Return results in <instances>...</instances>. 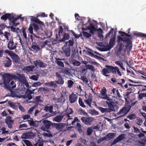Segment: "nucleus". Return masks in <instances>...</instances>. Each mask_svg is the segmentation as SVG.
<instances>
[{
    "label": "nucleus",
    "mask_w": 146,
    "mask_h": 146,
    "mask_svg": "<svg viewBox=\"0 0 146 146\" xmlns=\"http://www.w3.org/2000/svg\"><path fill=\"white\" fill-rule=\"evenodd\" d=\"M6 59L3 61V64L6 67H10L12 64V61L10 58L8 56L5 57Z\"/></svg>",
    "instance_id": "f3484780"
},
{
    "label": "nucleus",
    "mask_w": 146,
    "mask_h": 146,
    "mask_svg": "<svg viewBox=\"0 0 146 146\" xmlns=\"http://www.w3.org/2000/svg\"><path fill=\"white\" fill-rule=\"evenodd\" d=\"M35 135L34 133L30 131L22 133L21 137L23 139H32L33 138Z\"/></svg>",
    "instance_id": "423d86ee"
},
{
    "label": "nucleus",
    "mask_w": 146,
    "mask_h": 146,
    "mask_svg": "<svg viewBox=\"0 0 146 146\" xmlns=\"http://www.w3.org/2000/svg\"><path fill=\"white\" fill-rule=\"evenodd\" d=\"M115 34L113 37L111 36L108 45L110 47H111L112 48L113 47L115 44Z\"/></svg>",
    "instance_id": "412c9836"
},
{
    "label": "nucleus",
    "mask_w": 146,
    "mask_h": 146,
    "mask_svg": "<svg viewBox=\"0 0 146 146\" xmlns=\"http://www.w3.org/2000/svg\"><path fill=\"white\" fill-rule=\"evenodd\" d=\"M117 46L118 47L117 49V51L118 52H121L122 50V47H124L123 45V43L121 42H117Z\"/></svg>",
    "instance_id": "c756f323"
},
{
    "label": "nucleus",
    "mask_w": 146,
    "mask_h": 146,
    "mask_svg": "<svg viewBox=\"0 0 146 146\" xmlns=\"http://www.w3.org/2000/svg\"><path fill=\"white\" fill-rule=\"evenodd\" d=\"M133 35H136L138 37H146V34H144L141 33H133Z\"/></svg>",
    "instance_id": "4c0bfd02"
},
{
    "label": "nucleus",
    "mask_w": 146,
    "mask_h": 146,
    "mask_svg": "<svg viewBox=\"0 0 146 146\" xmlns=\"http://www.w3.org/2000/svg\"><path fill=\"white\" fill-rule=\"evenodd\" d=\"M9 84H10V83H9V84H5L7 85H9L12 88H14L15 87H16V84H14L15 83H14V81H12L10 83V85H9Z\"/></svg>",
    "instance_id": "052dcab7"
},
{
    "label": "nucleus",
    "mask_w": 146,
    "mask_h": 146,
    "mask_svg": "<svg viewBox=\"0 0 146 146\" xmlns=\"http://www.w3.org/2000/svg\"><path fill=\"white\" fill-rule=\"evenodd\" d=\"M70 38V36L68 34L65 33L63 35L62 39L60 40V42H64L66 40H68Z\"/></svg>",
    "instance_id": "cd10ccee"
},
{
    "label": "nucleus",
    "mask_w": 146,
    "mask_h": 146,
    "mask_svg": "<svg viewBox=\"0 0 146 146\" xmlns=\"http://www.w3.org/2000/svg\"><path fill=\"white\" fill-rule=\"evenodd\" d=\"M87 67L88 69L91 70L92 71L94 72L95 70V69L94 68V67L92 65H87Z\"/></svg>",
    "instance_id": "5fc2aeb1"
},
{
    "label": "nucleus",
    "mask_w": 146,
    "mask_h": 146,
    "mask_svg": "<svg viewBox=\"0 0 146 146\" xmlns=\"http://www.w3.org/2000/svg\"><path fill=\"white\" fill-rule=\"evenodd\" d=\"M35 66H38L40 68H44L46 64L39 60H36L33 62Z\"/></svg>",
    "instance_id": "dca6fc26"
},
{
    "label": "nucleus",
    "mask_w": 146,
    "mask_h": 146,
    "mask_svg": "<svg viewBox=\"0 0 146 146\" xmlns=\"http://www.w3.org/2000/svg\"><path fill=\"white\" fill-rule=\"evenodd\" d=\"M35 90V89H33L32 90H31L27 89V92H25V94L24 95L25 96H23V98H27L29 100L32 99L33 97L31 94L34 93L33 92Z\"/></svg>",
    "instance_id": "9d476101"
},
{
    "label": "nucleus",
    "mask_w": 146,
    "mask_h": 146,
    "mask_svg": "<svg viewBox=\"0 0 146 146\" xmlns=\"http://www.w3.org/2000/svg\"><path fill=\"white\" fill-rule=\"evenodd\" d=\"M87 29L90 30V33L93 35L95 31H97V29L91 23H90V25L87 27Z\"/></svg>",
    "instance_id": "6ab92c4d"
},
{
    "label": "nucleus",
    "mask_w": 146,
    "mask_h": 146,
    "mask_svg": "<svg viewBox=\"0 0 146 146\" xmlns=\"http://www.w3.org/2000/svg\"><path fill=\"white\" fill-rule=\"evenodd\" d=\"M136 117V115L135 114H129L127 116V118L130 120H132L135 118Z\"/></svg>",
    "instance_id": "a18cd8bd"
},
{
    "label": "nucleus",
    "mask_w": 146,
    "mask_h": 146,
    "mask_svg": "<svg viewBox=\"0 0 146 146\" xmlns=\"http://www.w3.org/2000/svg\"><path fill=\"white\" fill-rule=\"evenodd\" d=\"M83 36L85 38H88L92 36V34L89 33L85 31H83L82 32Z\"/></svg>",
    "instance_id": "c9c22d12"
},
{
    "label": "nucleus",
    "mask_w": 146,
    "mask_h": 146,
    "mask_svg": "<svg viewBox=\"0 0 146 146\" xmlns=\"http://www.w3.org/2000/svg\"><path fill=\"white\" fill-rule=\"evenodd\" d=\"M69 101L70 103L72 104L75 102L78 98L76 95L74 93H72L71 94H70L69 96Z\"/></svg>",
    "instance_id": "ddd939ff"
},
{
    "label": "nucleus",
    "mask_w": 146,
    "mask_h": 146,
    "mask_svg": "<svg viewBox=\"0 0 146 146\" xmlns=\"http://www.w3.org/2000/svg\"><path fill=\"white\" fill-rule=\"evenodd\" d=\"M106 104L108 105L109 108L108 109L109 110V112H111V111H113V110L114 109V106L113 104V103L112 101H111V102H106Z\"/></svg>",
    "instance_id": "393cba45"
},
{
    "label": "nucleus",
    "mask_w": 146,
    "mask_h": 146,
    "mask_svg": "<svg viewBox=\"0 0 146 146\" xmlns=\"http://www.w3.org/2000/svg\"><path fill=\"white\" fill-rule=\"evenodd\" d=\"M38 77H39L38 75H33L30 77L29 78L34 81H37L38 80Z\"/></svg>",
    "instance_id": "8fccbe9b"
},
{
    "label": "nucleus",
    "mask_w": 146,
    "mask_h": 146,
    "mask_svg": "<svg viewBox=\"0 0 146 146\" xmlns=\"http://www.w3.org/2000/svg\"><path fill=\"white\" fill-rule=\"evenodd\" d=\"M13 17V15L11 14L7 13L5 15H3L1 17V19L3 20L6 21L7 19L9 21L11 20V18Z\"/></svg>",
    "instance_id": "aec40b11"
},
{
    "label": "nucleus",
    "mask_w": 146,
    "mask_h": 146,
    "mask_svg": "<svg viewBox=\"0 0 146 146\" xmlns=\"http://www.w3.org/2000/svg\"><path fill=\"white\" fill-rule=\"evenodd\" d=\"M64 60V59H62L59 58H57V59H56V62L57 65H58L60 67L63 68L64 67V65L63 62L60 61H59V60Z\"/></svg>",
    "instance_id": "c85d7f7f"
},
{
    "label": "nucleus",
    "mask_w": 146,
    "mask_h": 146,
    "mask_svg": "<svg viewBox=\"0 0 146 146\" xmlns=\"http://www.w3.org/2000/svg\"><path fill=\"white\" fill-rule=\"evenodd\" d=\"M54 126L58 130H62L66 126V124L62 123H56L54 124Z\"/></svg>",
    "instance_id": "4be33fe9"
},
{
    "label": "nucleus",
    "mask_w": 146,
    "mask_h": 146,
    "mask_svg": "<svg viewBox=\"0 0 146 146\" xmlns=\"http://www.w3.org/2000/svg\"><path fill=\"white\" fill-rule=\"evenodd\" d=\"M66 97V93L61 94V96L59 98H53V100L57 103H64L65 101Z\"/></svg>",
    "instance_id": "1a4fd4ad"
},
{
    "label": "nucleus",
    "mask_w": 146,
    "mask_h": 146,
    "mask_svg": "<svg viewBox=\"0 0 146 146\" xmlns=\"http://www.w3.org/2000/svg\"><path fill=\"white\" fill-rule=\"evenodd\" d=\"M79 112H80V114L81 115H87L88 113L85 111L83 110L82 108L80 109L79 110Z\"/></svg>",
    "instance_id": "de8ad7c7"
},
{
    "label": "nucleus",
    "mask_w": 146,
    "mask_h": 146,
    "mask_svg": "<svg viewBox=\"0 0 146 146\" xmlns=\"http://www.w3.org/2000/svg\"><path fill=\"white\" fill-rule=\"evenodd\" d=\"M32 49H33L36 52H38L40 50V48L39 46L36 45H33L31 46Z\"/></svg>",
    "instance_id": "f704fd0d"
},
{
    "label": "nucleus",
    "mask_w": 146,
    "mask_h": 146,
    "mask_svg": "<svg viewBox=\"0 0 146 146\" xmlns=\"http://www.w3.org/2000/svg\"><path fill=\"white\" fill-rule=\"evenodd\" d=\"M32 18L31 19V21L37 23L40 25H44V23L42 22L39 19L35 17H32Z\"/></svg>",
    "instance_id": "5701e85b"
},
{
    "label": "nucleus",
    "mask_w": 146,
    "mask_h": 146,
    "mask_svg": "<svg viewBox=\"0 0 146 146\" xmlns=\"http://www.w3.org/2000/svg\"><path fill=\"white\" fill-rule=\"evenodd\" d=\"M130 108L129 107H123L121 109L119 112L117 113V115H119L121 114H123L122 115H120L119 117H123L125 116L128 112Z\"/></svg>",
    "instance_id": "6e6552de"
},
{
    "label": "nucleus",
    "mask_w": 146,
    "mask_h": 146,
    "mask_svg": "<svg viewBox=\"0 0 146 146\" xmlns=\"http://www.w3.org/2000/svg\"><path fill=\"white\" fill-rule=\"evenodd\" d=\"M41 98L40 96H36L35 97V102L36 103H38L39 102H41V100H40Z\"/></svg>",
    "instance_id": "bf43d9fd"
},
{
    "label": "nucleus",
    "mask_w": 146,
    "mask_h": 146,
    "mask_svg": "<svg viewBox=\"0 0 146 146\" xmlns=\"http://www.w3.org/2000/svg\"><path fill=\"white\" fill-rule=\"evenodd\" d=\"M125 135L121 134L118 136L116 139H114L111 142V145H114L118 142L121 141L125 138Z\"/></svg>",
    "instance_id": "f8f14e48"
},
{
    "label": "nucleus",
    "mask_w": 146,
    "mask_h": 146,
    "mask_svg": "<svg viewBox=\"0 0 146 146\" xmlns=\"http://www.w3.org/2000/svg\"><path fill=\"white\" fill-rule=\"evenodd\" d=\"M84 101L85 103L88 105L90 107H91V102L90 100L88 99L84 100Z\"/></svg>",
    "instance_id": "e2e57ef3"
},
{
    "label": "nucleus",
    "mask_w": 146,
    "mask_h": 146,
    "mask_svg": "<svg viewBox=\"0 0 146 146\" xmlns=\"http://www.w3.org/2000/svg\"><path fill=\"white\" fill-rule=\"evenodd\" d=\"M68 43V46H73L74 44V41L73 38L71 40H70L68 42H66V44Z\"/></svg>",
    "instance_id": "3c124183"
},
{
    "label": "nucleus",
    "mask_w": 146,
    "mask_h": 146,
    "mask_svg": "<svg viewBox=\"0 0 146 146\" xmlns=\"http://www.w3.org/2000/svg\"><path fill=\"white\" fill-rule=\"evenodd\" d=\"M111 48V47H110L108 45V46H106L105 47H104L103 48L102 51H105L109 50Z\"/></svg>",
    "instance_id": "774afa93"
},
{
    "label": "nucleus",
    "mask_w": 146,
    "mask_h": 146,
    "mask_svg": "<svg viewBox=\"0 0 146 146\" xmlns=\"http://www.w3.org/2000/svg\"><path fill=\"white\" fill-rule=\"evenodd\" d=\"M116 64L119 66L123 70H125V68L123 67V63L120 61H117L115 62Z\"/></svg>",
    "instance_id": "e433bc0d"
},
{
    "label": "nucleus",
    "mask_w": 146,
    "mask_h": 146,
    "mask_svg": "<svg viewBox=\"0 0 146 146\" xmlns=\"http://www.w3.org/2000/svg\"><path fill=\"white\" fill-rule=\"evenodd\" d=\"M11 117L10 116H7L5 119V123L8 125L9 128L11 129L12 128V124L13 121L11 119Z\"/></svg>",
    "instance_id": "2eb2a0df"
},
{
    "label": "nucleus",
    "mask_w": 146,
    "mask_h": 146,
    "mask_svg": "<svg viewBox=\"0 0 146 146\" xmlns=\"http://www.w3.org/2000/svg\"><path fill=\"white\" fill-rule=\"evenodd\" d=\"M56 76L58 79L57 81L55 82L58 84L62 85L64 84V81L63 80L62 76L60 73L57 72L56 73Z\"/></svg>",
    "instance_id": "9b49d317"
},
{
    "label": "nucleus",
    "mask_w": 146,
    "mask_h": 146,
    "mask_svg": "<svg viewBox=\"0 0 146 146\" xmlns=\"http://www.w3.org/2000/svg\"><path fill=\"white\" fill-rule=\"evenodd\" d=\"M10 57L14 62L17 64L20 63V58L18 55L13 52Z\"/></svg>",
    "instance_id": "4468645a"
},
{
    "label": "nucleus",
    "mask_w": 146,
    "mask_h": 146,
    "mask_svg": "<svg viewBox=\"0 0 146 146\" xmlns=\"http://www.w3.org/2000/svg\"><path fill=\"white\" fill-rule=\"evenodd\" d=\"M63 52L65 53L66 56L68 57L70 56V50L69 48H65L64 50H63Z\"/></svg>",
    "instance_id": "473e14b6"
},
{
    "label": "nucleus",
    "mask_w": 146,
    "mask_h": 146,
    "mask_svg": "<svg viewBox=\"0 0 146 146\" xmlns=\"http://www.w3.org/2000/svg\"><path fill=\"white\" fill-rule=\"evenodd\" d=\"M23 35L24 38L27 39V35L25 31V29L24 27H23L22 29Z\"/></svg>",
    "instance_id": "4d7b16f0"
},
{
    "label": "nucleus",
    "mask_w": 146,
    "mask_h": 146,
    "mask_svg": "<svg viewBox=\"0 0 146 146\" xmlns=\"http://www.w3.org/2000/svg\"><path fill=\"white\" fill-rule=\"evenodd\" d=\"M37 107V105H35L33 106H32L29 110L28 111V113L29 114H32L34 110Z\"/></svg>",
    "instance_id": "58836bf2"
},
{
    "label": "nucleus",
    "mask_w": 146,
    "mask_h": 146,
    "mask_svg": "<svg viewBox=\"0 0 146 146\" xmlns=\"http://www.w3.org/2000/svg\"><path fill=\"white\" fill-rule=\"evenodd\" d=\"M99 109L100 111L101 112L103 113L104 112H109V110L108 108H105L102 107H100L99 108Z\"/></svg>",
    "instance_id": "c03bdc74"
},
{
    "label": "nucleus",
    "mask_w": 146,
    "mask_h": 146,
    "mask_svg": "<svg viewBox=\"0 0 146 146\" xmlns=\"http://www.w3.org/2000/svg\"><path fill=\"white\" fill-rule=\"evenodd\" d=\"M78 102L80 105L81 106L84 108L86 107V106L84 104V103L83 102L82 99L81 98H79V99Z\"/></svg>",
    "instance_id": "49530a36"
},
{
    "label": "nucleus",
    "mask_w": 146,
    "mask_h": 146,
    "mask_svg": "<svg viewBox=\"0 0 146 146\" xmlns=\"http://www.w3.org/2000/svg\"><path fill=\"white\" fill-rule=\"evenodd\" d=\"M53 108V107L52 106H46L44 107V110L46 112L49 111L51 113L52 112Z\"/></svg>",
    "instance_id": "72a5a7b5"
},
{
    "label": "nucleus",
    "mask_w": 146,
    "mask_h": 146,
    "mask_svg": "<svg viewBox=\"0 0 146 146\" xmlns=\"http://www.w3.org/2000/svg\"><path fill=\"white\" fill-rule=\"evenodd\" d=\"M70 62L75 66H78L81 64L80 62L74 59L73 58H72L71 60H70Z\"/></svg>",
    "instance_id": "a878e982"
},
{
    "label": "nucleus",
    "mask_w": 146,
    "mask_h": 146,
    "mask_svg": "<svg viewBox=\"0 0 146 146\" xmlns=\"http://www.w3.org/2000/svg\"><path fill=\"white\" fill-rule=\"evenodd\" d=\"M4 52L5 53L8 54L10 56H11L14 52L13 51L9 50H5Z\"/></svg>",
    "instance_id": "0e129e2a"
},
{
    "label": "nucleus",
    "mask_w": 146,
    "mask_h": 146,
    "mask_svg": "<svg viewBox=\"0 0 146 146\" xmlns=\"http://www.w3.org/2000/svg\"><path fill=\"white\" fill-rule=\"evenodd\" d=\"M121 41H123L124 44H126L125 47H126L127 52H130L132 47V41L129 38L125 37L123 38L120 36H118L117 42Z\"/></svg>",
    "instance_id": "7ed1b4c3"
},
{
    "label": "nucleus",
    "mask_w": 146,
    "mask_h": 146,
    "mask_svg": "<svg viewBox=\"0 0 146 146\" xmlns=\"http://www.w3.org/2000/svg\"><path fill=\"white\" fill-rule=\"evenodd\" d=\"M42 123L41 127V129L44 131L48 132V129H50V126L52 125V123L47 119L41 120Z\"/></svg>",
    "instance_id": "39448f33"
},
{
    "label": "nucleus",
    "mask_w": 146,
    "mask_h": 146,
    "mask_svg": "<svg viewBox=\"0 0 146 146\" xmlns=\"http://www.w3.org/2000/svg\"><path fill=\"white\" fill-rule=\"evenodd\" d=\"M10 36V34L9 33L6 31L5 32L4 36L7 40H9L8 36Z\"/></svg>",
    "instance_id": "69168bd1"
},
{
    "label": "nucleus",
    "mask_w": 146,
    "mask_h": 146,
    "mask_svg": "<svg viewBox=\"0 0 146 146\" xmlns=\"http://www.w3.org/2000/svg\"><path fill=\"white\" fill-rule=\"evenodd\" d=\"M143 97L146 98V93H141L138 95V98L139 100L142 99Z\"/></svg>",
    "instance_id": "a19ab883"
},
{
    "label": "nucleus",
    "mask_w": 146,
    "mask_h": 146,
    "mask_svg": "<svg viewBox=\"0 0 146 146\" xmlns=\"http://www.w3.org/2000/svg\"><path fill=\"white\" fill-rule=\"evenodd\" d=\"M106 68H104L101 71V73L103 75L106 77H108L110 76L109 75L107 74L111 73L112 74H117L121 76L119 68L117 66H112L106 65L105 66Z\"/></svg>",
    "instance_id": "f03ea898"
},
{
    "label": "nucleus",
    "mask_w": 146,
    "mask_h": 146,
    "mask_svg": "<svg viewBox=\"0 0 146 146\" xmlns=\"http://www.w3.org/2000/svg\"><path fill=\"white\" fill-rule=\"evenodd\" d=\"M81 79L84 82H85L86 84H87L88 82V79L84 76H81Z\"/></svg>",
    "instance_id": "13d9d810"
},
{
    "label": "nucleus",
    "mask_w": 146,
    "mask_h": 146,
    "mask_svg": "<svg viewBox=\"0 0 146 146\" xmlns=\"http://www.w3.org/2000/svg\"><path fill=\"white\" fill-rule=\"evenodd\" d=\"M62 72L63 74L68 76L71 74L70 70L68 69H64L62 70Z\"/></svg>",
    "instance_id": "09e8293b"
},
{
    "label": "nucleus",
    "mask_w": 146,
    "mask_h": 146,
    "mask_svg": "<svg viewBox=\"0 0 146 146\" xmlns=\"http://www.w3.org/2000/svg\"><path fill=\"white\" fill-rule=\"evenodd\" d=\"M74 112L73 110L71 108H69L67 110L66 113L67 114H72Z\"/></svg>",
    "instance_id": "338daca9"
},
{
    "label": "nucleus",
    "mask_w": 146,
    "mask_h": 146,
    "mask_svg": "<svg viewBox=\"0 0 146 146\" xmlns=\"http://www.w3.org/2000/svg\"><path fill=\"white\" fill-rule=\"evenodd\" d=\"M39 91L48 92L49 91V90L47 88H45L44 87H40L38 88V92Z\"/></svg>",
    "instance_id": "ea45409f"
},
{
    "label": "nucleus",
    "mask_w": 146,
    "mask_h": 146,
    "mask_svg": "<svg viewBox=\"0 0 146 146\" xmlns=\"http://www.w3.org/2000/svg\"><path fill=\"white\" fill-rule=\"evenodd\" d=\"M34 66H27L24 67L23 69V70L24 72L27 73L30 71H32L34 68Z\"/></svg>",
    "instance_id": "b1692460"
},
{
    "label": "nucleus",
    "mask_w": 146,
    "mask_h": 146,
    "mask_svg": "<svg viewBox=\"0 0 146 146\" xmlns=\"http://www.w3.org/2000/svg\"><path fill=\"white\" fill-rule=\"evenodd\" d=\"M115 133H110L104 137L105 140L107 139L109 140L113 138L115 136Z\"/></svg>",
    "instance_id": "bb28decb"
},
{
    "label": "nucleus",
    "mask_w": 146,
    "mask_h": 146,
    "mask_svg": "<svg viewBox=\"0 0 146 146\" xmlns=\"http://www.w3.org/2000/svg\"><path fill=\"white\" fill-rule=\"evenodd\" d=\"M72 80L73 81L70 80H68L67 81V86L70 88H72L75 82L74 80L73 79H72Z\"/></svg>",
    "instance_id": "2f4dec72"
},
{
    "label": "nucleus",
    "mask_w": 146,
    "mask_h": 146,
    "mask_svg": "<svg viewBox=\"0 0 146 146\" xmlns=\"http://www.w3.org/2000/svg\"><path fill=\"white\" fill-rule=\"evenodd\" d=\"M23 141L24 142L27 146H33L31 142L29 140L23 139Z\"/></svg>",
    "instance_id": "37998d69"
},
{
    "label": "nucleus",
    "mask_w": 146,
    "mask_h": 146,
    "mask_svg": "<svg viewBox=\"0 0 146 146\" xmlns=\"http://www.w3.org/2000/svg\"><path fill=\"white\" fill-rule=\"evenodd\" d=\"M119 33L120 35L121 36H123L125 35L129 37H131V35L127 34L125 32H123L122 31H119Z\"/></svg>",
    "instance_id": "79ce46f5"
},
{
    "label": "nucleus",
    "mask_w": 146,
    "mask_h": 146,
    "mask_svg": "<svg viewBox=\"0 0 146 146\" xmlns=\"http://www.w3.org/2000/svg\"><path fill=\"white\" fill-rule=\"evenodd\" d=\"M93 131V129L91 127L88 128L87 130V133L88 135H90L92 133Z\"/></svg>",
    "instance_id": "864d4df0"
},
{
    "label": "nucleus",
    "mask_w": 146,
    "mask_h": 146,
    "mask_svg": "<svg viewBox=\"0 0 146 146\" xmlns=\"http://www.w3.org/2000/svg\"><path fill=\"white\" fill-rule=\"evenodd\" d=\"M81 120L82 123L87 125H91L92 122L94 120V119L92 117H82L81 118Z\"/></svg>",
    "instance_id": "0eeeda50"
},
{
    "label": "nucleus",
    "mask_w": 146,
    "mask_h": 146,
    "mask_svg": "<svg viewBox=\"0 0 146 146\" xmlns=\"http://www.w3.org/2000/svg\"><path fill=\"white\" fill-rule=\"evenodd\" d=\"M27 121H28L30 125L31 126H34V125L35 124L33 120V119H32V118H31V119L30 120H28Z\"/></svg>",
    "instance_id": "680f3d73"
},
{
    "label": "nucleus",
    "mask_w": 146,
    "mask_h": 146,
    "mask_svg": "<svg viewBox=\"0 0 146 146\" xmlns=\"http://www.w3.org/2000/svg\"><path fill=\"white\" fill-rule=\"evenodd\" d=\"M64 117L63 115H58L54 118V121H55L60 122L61 121Z\"/></svg>",
    "instance_id": "7c9ffc66"
},
{
    "label": "nucleus",
    "mask_w": 146,
    "mask_h": 146,
    "mask_svg": "<svg viewBox=\"0 0 146 146\" xmlns=\"http://www.w3.org/2000/svg\"><path fill=\"white\" fill-rule=\"evenodd\" d=\"M7 47L10 50H13L16 48V44H14L13 39H11L9 41L7 45Z\"/></svg>",
    "instance_id": "a211bd4d"
},
{
    "label": "nucleus",
    "mask_w": 146,
    "mask_h": 146,
    "mask_svg": "<svg viewBox=\"0 0 146 146\" xmlns=\"http://www.w3.org/2000/svg\"><path fill=\"white\" fill-rule=\"evenodd\" d=\"M106 92V90L104 87H103L101 90V94L103 96H105Z\"/></svg>",
    "instance_id": "603ef678"
},
{
    "label": "nucleus",
    "mask_w": 146,
    "mask_h": 146,
    "mask_svg": "<svg viewBox=\"0 0 146 146\" xmlns=\"http://www.w3.org/2000/svg\"><path fill=\"white\" fill-rule=\"evenodd\" d=\"M24 89H16L15 91H11V96L13 97H17L19 98H23L24 94H25V91Z\"/></svg>",
    "instance_id": "20e7f679"
},
{
    "label": "nucleus",
    "mask_w": 146,
    "mask_h": 146,
    "mask_svg": "<svg viewBox=\"0 0 146 146\" xmlns=\"http://www.w3.org/2000/svg\"><path fill=\"white\" fill-rule=\"evenodd\" d=\"M41 83L39 82H37L33 83L32 86L33 87H36L38 86H40L41 85Z\"/></svg>",
    "instance_id": "6e6d98bb"
},
{
    "label": "nucleus",
    "mask_w": 146,
    "mask_h": 146,
    "mask_svg": "<svg viewBox=\"0 0 146 146\" xmlns=\"http://www.w3.org/2000/svg\"><path fill=\"white\" fill-rule=\"evenodd\" d=\"M17 75L18 78L15 74H10L6 73L3 75V82L4 84H9L11 81L13 80L18 79L21 83L25 82L26 80L24 74L17 73Z\"/></svg>",
    "instance_id": "f257e3e1"
}]
</instances>
